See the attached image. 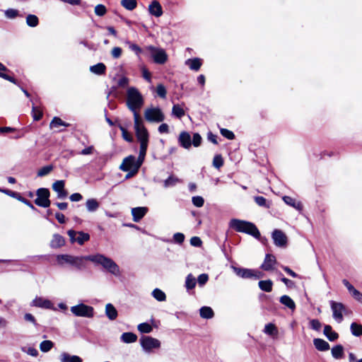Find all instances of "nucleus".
Here are the masks:
<instances>
[{"instance_id": "e2e57ef3", "label": "nucleus", "mask_w": 362, "mask_h": 362, "mask_svg": "<svg viewBox=\"0 0 362 362\" xmlns=\"http://www.w3.org/2000/svg\"><path fill=\"white\" fill-rule=\"evenodd\" d=\"M122 53V48L119 47H115L111 51V55L114 59H118L121 57Z\"/></svg>"}, {"instance_id": "338daca9", "label": "nucleus", "mask_w": 362, "mask_h": 362, "mask_svg": "<svg viewBox=\"0 0 362 362\" xmlns=\"http://www.w3.org/2000/svg\"><path fill=\"white\" fill-rule=\"evenodd\" d=\"M202 240L199 237L194 236L190 239V244L194 247H199L202 245Z\"/></svg>"}, {"instance_id": "2eb2a0df", "label": "nucleus", "mask_w": 362, "mask_h": 362, "mask_svg": "<svg viewBox=\"0 0 362 362\" xmlns=\"http://www.w3.org/2000/svg\"><path fill=\"white\" fill-rule=\"evenodd\" d=\"M272 236L276 246L282 247L286 245L288 240L287 236L282 230L275 229L272 232Z\"/></svg>"}, {"instance_id": "ea45409f", "label": "nucleus", "mask_w": 362, "mask_h": 362, "mask_svg": "<svg viewBox=\"0 0 362 362\" xmlns=\"http://www.w3.org/2000/svg\"><path fill=\"white\" fill-rule=\"evenodd\" d=\"M351 334L356 337H360L362 335V325L356 322H352L351 324Z\"/></svg>"}, {"instance_id": "ddd939ff", "label": "nucleus", "mask_w": 362, "mask_h": 362, "mask_svg": "<svg viewBox=\"0 0 362 362\" xmlns=\"http://www.w3.org/2000/svg\"><path fill=\"white\" fill-rule=\"evenodd\" d=\"M331 309L332 310L333 318L338 322L343 320V313L346 314V309L341 303H337L333 300L330 301Z\"/></svg>"}, {"instance_id": "58836bf2", "label": "nucleus", "mask_w": 362, "mask_h": 362, "mask_svg": "<svg viewBox=\"0 0 362 362\" xmlns=\"http://www.w3.org/2000/svg\"><path fill=\"white\" fill-rule=\"evenodd\" d=\"M196 279L192 274H189L185 279V287L187 290L193 289L196 286Z\"/></svg>"}, {"instance_id": "9b49d317", "label": "nucleus", "mask_w": 362, "mask_h": 362, "mask_svg": "<svg viewBox=\"0 0 362 362\" xmlns=\"http://www.w3.org/2000/svg\"><path fill=\"white\" fill-rule=\"evenodd\" d=\"M148 50L155 63L158 64H163L168 60V55L165 51L161 48H157L153 46L148 47Z\"/></svg>"}, {"instance_id": "052dcab7", "label": "nucleus", "mask_w": 362, "mask_h": 362, "mask_svg": "<svg viewBox=\"0 0 362 362\" xmlns=\"http://www.w3.org/2000/svg\"><path fill=\"white\" fill-rule=\"evenodd\" d=\"M5 16L8 18H14L18 16V11L13 8H9L5 11Z\"/></svg>"}, {"instance_id": "603ef678", "label": "nucleus", "mask_w": 362, "mask_h": 362, "mask_svg": "<svg viewBox=\"0 0 362 362\" xmlns=\"http://www.w3.org/2000/svg\"><path fill=\"white\" fill-rule=\"evenodd\" d=\"M119 128L122 132L123 139L129 142H132L133 139L132 135L127 132V130L122 125H119Z\"/></svg>"}, {"instance_id": "4468645a", "label": "nucleus", "mask_w": 362, "mask_h": 362, "mask_svg": "<svg viewBox=\"0 0 362 362\" xmlns=\"http://www.w3.org/2000/svg\"><path fill=\"white\" fill-rule=\"evenodd\" d=\"M140 344L146 351H150L153 349H158L160 346L158 339L149 336H142L140 339Z\"/></svg>"}, {"instance_id": "de8ad7c7", "label": "nucleus", "mask_w": 362, "mask_h": 362, "mask_svg": "<svg viewBox=\"0 0 362 362\" xmlns=\"http://www.w3.org/2000/svg\"><path fill=\"white\" fill-rule=\"evenodd\" d=\"M138 330L141 333H150L153 328L151 325L147 322H143L138 325Z\"/></svg>"}, {"instance_id": "f03ea898", "label": "nucleus", "mask_w": 362, "mask_h": 362, "mask_svg": "<svg viewBox=\"0 0 362 362\" xmlns=\"http://www.w3.org/2000/svg\"><path fill=\"white\" fill-rule=\"evenodd\" d=\"M134 122L136 136L140 143V157L142 158L146 154L149 135L139 115H135Z\"/></svg>"}, {"instance_id": "680f3d73", "label": "nucleus", "mask_w": 362, "mask_h": 362, "mask_svg": "<svg viewBox=\"0 0 362 362\" xmlns=\"http://www.w3.org/2000/svg\"><path fill=\"white\" fill-rule=\"evenodd\" d=\"M202 140V139L200 134L199 133H194L193 134V139L192 144L194 145V146L198 147L200 146Z\"/></svg>"}, {"instance_id": "864d4df0", "label": "nucleus", "mask_w": 362, "mask_h": 362, "mask_svg": "<svg viewBox=\"0 0 362 362\" xmlns=\"http://www.w3.org/2000/svg\"><path fill=\"white\" fill-rule=\"evenodd\" d=\"M309 324L310 328L315 331H320L322 327L321 322L317 319L311 320Z\"/></svg>"}, {"instance_id": "79ce46f5", "label": "nucleus", "mask_w": 362, "mask_h": 362, "mask_svg": "<svg viewBox=\"0 0 362 362\" xmlns=\"http://www.w3.org/2000/svg\"><path fill=\"white\" fill-rule=\"evenodd\" d=\"M185 110L180 105H174L172 108V115L177 118H181L185 115Z\"/></svg>"}, {"instance_id": "72a5a7b5", "label": "nucleus", "mask_w": 362, "mask_h": 362, "mask_svg": "<svg viewBox=\"0 0 362 362\" xmlns=\"http://www.w3.org/2000/svg\"><path fill=\"white\" fill-rule=\"evenodd\" d=\"M106 66L103 63H98L90 67V71L95 74L101 75L105 74Z\"/></svg>"}, {"instance_id": "c85d7f7f", "label": "nucleus", "mask_w": 362, "mask_h": 362, "mask_svg": "<svg viewBox=\"0 0 362 362\" xmlns=\"http://www.w3.org/2000/svg\"><path fill=\"white\" fill-rule=\"evenodd\" d=\"M324 334L331 341H335L339 337V334L337 332L332 331V328L330 325L325 326Z\"/></svg>"}, {"instance_id": "a18cd8bd", "label": "nucleus", "mask_w": 362, "mask_h": 362, "mask_svg": "<svg viewBox=\"0 0 362 362\" xmlns=\"http://www.w3.org/2000/svg\"><path fill=\"white\" fill-rule=\"evenodd\" d=\"M26 23L30 27H36L39 23L38 18L33 14H29L26 17Z\"/></svg>"}, {"instance_id": "8fccbe9b", "label": "nucleus", "mask_w": 362, "mask_h": 362, "mask_svg": "<svg viewBox=\"0 0 362 362\" xmlns=\"http://www.w3.org/2000/svg\"><path fill=\"white\" fill-rule=\"evenodd\" d=\"M32 113L34 120L38 121L42 117V112L37 107L33 105Z\"/></svg>"}, {"instance_id": "0eeeda50", "label": "nucleus", "mask_w": 362, "mask_h": 362, "mask_svg": "<svg viewBox=\"0 0 362 362\" xmlns=\"http://www.w3.org/2000/svg\"><path fill=\"white\" fill-rule=\"evenodd\" d=\"M145 119L149 122L159 123L165 119V115L160 108L150 107L144 112Z\"/></svg>"}, {"instance_id": "f8f14e48", "label": "nucleus", "mask_w": 362, "mask_h": 362, "mask_svg": "<svg viewBox=\"0 0 362 362\" xmlns=\"http://www.w3.org/2000/svg\"><path fill=\"white\" fill-rule=\"evenodd\" d=\"M67 234L72 243L76 242L80 245H83L84 243L90 240V235L88 233H84L83 231L69 230H68Z\"/></svg>"}, {"instance_id": "0e129e2a", "label": "nucleus", "mask_w": 362, "mask_h": 362, "mask_svg": "<svg viewBox=\"0 0 362 362\" xmlns=\"http://www.w3.org/2000/svg\"><path fill=\"white\" fill-rule=\"evenodd\" d=\"M209 280V276L206 274H202L198 276L197 281L200 286H204Z\"/></svg>"}, {"instance_id": "7c9ffc66", "label": "nucleus", "mask_w": 362, "mask_h": 362, "mask_svg": "<svg viewBox=\"0 0 362 362\" xmlns=\"http://www.w3.org/2000/svg\"><path fill=\"white\" fill-rule=\"evenodd\" d=\"M200 316L204 319H211L214 317V313L211 308L208 306L202 307L199 310Z\"/></svg>"}, {"instance_id": "cd10ccee", "label": "nucleus", "mask_w": 362, "mask_h": 362, "mask_svg": "<svg viewBox=\"0 0 362 362\" xmlns=\"http://www.w3.org/2000/svg\"><path fill=\"white\" fill-rule=\"evenodd\" d=\"M283 200L287 205H289L297 210L300 211L302 209V204L300 202H297L295 199L292 198L291 197L284 196L283 197Z\"/></svg>"}, {"instance_id": "49530a36", "label": "nucleus", "mask_w": 362, "mask_h": 362, "mask_svg": "<svg viewBox=\"0 0 362 362\" xmlns=\"http://www.w3.org/2000/svg\"><path fill=\"white\" fill-rule=\"evenodd\" d=\"M54 344L49 340H45L40 344V349L42 352L49 351L53 346Z\"/></svg>"}, {"instance_id": "39448f33", "label": "nucleus", "mask_w": 362, "mask_h": 362, "mask_svg": "<svg viewBox=\"0 0 362 362\" xmlns=\"http://www.w3.org/2000/svg\"><path fill=\"white\" fill-rule=\"evenodd\" d=\"M87 256H73L69 255H59L57 257L59 264H62L64 262L74 266L77 269H83L86 268V261Z\"/></svg>"}, {"instance_id": "c756f323", "label": "nucleus", "mask_w": 362, "mask_h": 362, "mask_svg": "<svg viewBox=\"0 0 362 362\" xmlns=\"http://www.w3.org/2000/svg\"><path fill=\"white\" fill-rule=\"evenodd\" d=\"M186 64L190 69L198 71L202 66V61L199 58L189 59L186 61Z\"/></svg>"}, {"instance_id": "3c124183", "label": "nucleus", "mask_w": 362, "mask_h": 362, "mask_svg": "<svg viewBox=\"0 0 362 362\" xmlns=\"http://www.w3.org/2000/svg\"><path fill=\"white\" fill-rule=\"evenodd\" d=\"M255 203L259 206H263L265 208H269V206L267 204V199L262 196H257L255 197Z\"/></svg>"}, {"instance_id": "dca6fc26", "label": "nucleus", "mask_w": 362, "mask_h": 362, "mask_svg": "<svg viewBox=\"0 0 362 362\" xmlns=\"http://www.w3.org/2000/svg\"><path fill=\"white\" fill-rule=\"evenodd\" d=\"M65 181L64 180H57L52 184V189L57 193V197L59 199H65L68 193L64 189Z\"/></svg>"}, {"instance_id": "6ab92c4d", "label": "nucleus", "mask_w": 362, "mask_h": 362, "mask_svg": "<svg viewBox=\"0 0 362 362\" xmlns=\"http://www.w3.org/2000/svg\"><path fill=\"white\" fill-rule=\"evenodd\" d=\"M276 257L270 254H267L265 256L264 262L261 265V269L264 271H270L274 269V265L276 264Z\"/></svg>"}, {"instance_id": "a19ab883", "label": "nucleus", "mask_w": 362, "mask_h": 362, "mask_svg": "<svg viewBox=\"0 0 362 362\" xmlns=\"http://www.w3.org/2000/svg\"><path fill=\"white\" fill-rule=\"evenodd\" d=\"M264 333L270 336H275L278 334V330L275 325L272 323H268L265 325Z\"/></svg>"}, {"instance_id": "423d86ee", "label": "nucleus", "mask_w": 362, "mask_h": 362, "mask_svg": "<svg viewBox=\"0 0 362 362\" xmlns=\"http://www.w3.org/2000/svg\"><path fill=\"white\" fill-rule=\"evenodd\" d=\"M145 156L142 158L139 155L138 158H136L134 156H129L126 157L122 164L119 166V169L122 171H129V170H134L136 168V170H139L142 163L144 160Z\"/></svg>"}, {"instance_id": "774afa93", "label": "nucleus", "mask_w": 362, "mask_h": 362, "mask_svg": "<svg viewBox=\"0 0 362 362\" xmlns=\"http://www.w3.org/2000/svg\"><path fill=\"white\" fill-rule=\"evenodd\" d=\"M351 294L357 301L362 303V293L360 291L355 289Z\"/></svg>"}, {"instance_id": "20e7f679", "label": "nucleus", "mask_w": 362, "mask_h": 362, "mask_svg": "<svg viewBox=\"0 0 362 362\" xmlns=\"http://www.w3.org/2000/svg\"><path fill=\"white\" fill-rule=\"evenodd\" d=\"M144 99L139 91L134 87L129 88L127 92V105L135 115H139L138 110L142 107Z\"/></svg>"}, {"instance_id": "393cba45", "label": "nucleus", "mask_w": 362, "mask_h": 362, "mask_svg": "<svg viewBox=\"0 0 362 362\" xmlns=\"http://www.w3.org/2000/svg\"><path fill=\"white\" fill-rule=\"evenodd\" d=\"M8 72H10V70H8L3 64L0 62V77L14 84H16V80L13 77L6 74Z\"/></svg>"}, {"instance_id": "e433bc0d", "label": "nucleus", "mask_w": 362, "mask_h": 362, "mask_svg": "<svg viewBox=\"0 0 362 362\" xmlns=\"http://www.w3.org/2000/svg\"><path fill=\"white\" fill-rule=\"evenodd\" d=\"M121 5L128 11H133L137 6L136 0H121Z\"/></svg>"}, {"instance_id": "f3484780", "label": "nucleus", "mask_w": 362, "mask_h": 362, "mask_svg": "<svg viewBox=\"0 0 362 362\" xmlns=\"http://www.w3.org/2000/svg\"><path fill=\"white\" fill-rule=\"evenodd\" d=\"M148 209L145 206H139L132 209V215L134 222H139L148 212Z\"/></svg>"}, {"instance_id": "13d9d810", "label": "nucleus", "mask_w": 362, "mask_h": 362, "mask_svg": "<svg viewBox=\"0 0 362 362\" xmlns=\"http://www.w3.org/2000/svg\"><path fill=\"white\" fill-rule=\"evenodd\" d=\"M156 93L161 98H165L167 91L165 86L163 84H158L156 88Z\"/></svg>"}, {"instance_id": "bb28decb", "label": "nucleus", "mask_w": 362, "mask_h": 362, "mask_svg": "<svg viewBox=\"0 0 362 362\" xmlns=\"http://www.w3.org/2000/svg\"><path fill=\"white\" fill-rule=\"evenodd\" d=\"M105 315L110 320H114L117 317V310L111 303H107L105 306Z\"/></svg>"}, {"instance_id": "aec40b11", "label": "nucleus", "mask_w": 362, "mask_h": 362, "mask_svg": "<svg viewBox=\"0 0 362 362\" xmlns=\"http://www.w3.org/2000/svg\"><path fill=\"white\" fill-rule=\"evenodd\" d=\"M148 12L151 15L160 17L163 15V8L158 1H153L148 6Z\"/></svg>"}, {"instance_id": "bf43d9fd", "label": "nucleus", "mask_w": 362, "mask_h": 362, "mask_svg": "<svg viewBox=\"0 0 362 362\" xmlns=\"http://www.w3.org/2000/svg\"><path fill=\"white\" fill-rule=\"evenodd\" d=\"M220 132L221 135L228 139L231 140L235 138V134H233V132L227 129L222 128L221 129Z\"/></svg>"}, {"instance_id": "f704fd0d", "label": "nucleus", "mask_w": 362, "mask_h": 362, "mask_svg": "<svg viewBox=\"0 0 362 362\" xmlns=\"http://www.w3.org/2000/svg\"><path fill=\"white\" fill-rule=\"evenodd\" d=\"M258 285L259 288L264 291L271 292L272 291L273 282L271 280L259 281Z\"/></svg>"}, {"instance_id": "a878e982", "label": "nucleus", "mask_w": 362, "mask_h": 362, "mask_svg": "<svg viewBox=\"0 0 362 362\" xmlns=\"http://www.w3.org/2000/svg\"><path fill=\"white\" fill-rule=\"evenodd\" d=\"M86 206L88 212L93 213L98 209L100 203L96 199L91 198L87 199Z\"/></svg>"}, {"instance_id": "c03bdc74", "label": "nucleus", "mask_w": 362, "mask_h": 362, "mask_svg": "<svg viewBox=\"0 0 362 362\" xmlns=\"http://www.w3.org/2000/svg\"><path fill=\"white\" fill-rule=\"evenodd\" d=\"M152 296L158 301H165L166 299L165 293L159 288H155L152 292Z\"/></svg>"}, {"instance_id": "6e6552de", "label": "nucleus", "mask_w": 362, "mask_h": 362, "mask_svg": "<svg viewBox=\"0 0 362 362\" xmlns=\"http://www.w3.org/2000/svg\"><path fill=\"white\" fill-rule=\"evenodd\" d=\"M71 311L74 315L83 317H92L94 314L93 308L83 303L72 306Z\"/></svg>"}, {"instance_id": "4d7b16f0", "label": "nucleus", "mask_w": 362, "mask_h": 362, "mask_svg": "<svg viewBox=\"0 0 362 362\" xmlns=\"http://www.w3.org/2000/svg\"><path fill=\"white\" fill-rule=\"evenodd\" d=\"M106 8L103 4H98L95 7V13L98 16H103L106 13Z\"/></svg>"}, {"instance_id": "09e8293b", "label": "nucleus", "mask_w": 362, "mask_h": 362, "mask_svg": "<svg viewBox=\"0 0 362 362\" xmlns=\"http://www.w3.org/2000/svg\"><path fill=\"white\" fill-rule=\"evenodd\" d=\"M53 170V165H48L46 166L42 167L37 171V176L38 177H43L47 175H48L49 173H51Z\"/></svg>"}, {"instance_id": "2f4dec72", "label": "nucleus", "mask_w": 362, "mask_h": 362, "mask_svg": "<svg viewBox=\"0 0 362 362\" xmlns=\"http://www.w3.org/2000/svg\"><path fill=\"white\" fill-rule=\"evenodd\" d=\"M280 303L292 310H293L296 308V304L294 301L288 296H282L280 298Z\"/></svg>"}, {"instance_id": "5fc2aeb1", "label": "nucleus", "mask_w": 362, "mask_h": 362, "mask_svg": "<svg viewBox=\"0 0 362 362\" xmlns=\"http://www.w3.org/2000/svg\"><path fill=\"white\" fill-rule=\"evenodd\" d=\"M192 204L197 207H202L204 204V199L201 196H195L192 199Z\"/></svg>"}, {"instance_id": "a211bd4d", "label": "nucleus", "mask_w": 362, "mask_h": 362, "mask_svg": "<svg viewBox=\"0 0 362 362\" xmlns=\"http://www.w3.org/2000/svg\"><path fill=\"white\" fill-rule=\"evenodd\" d=\"M178 142L182 147L186 149L189 148L192 146L190 134L187 132H182L179 135Z\"/></svg>"}, {"instance_id": "4c0bfd02", "label": "nucleus", "mask_w": 362, "mask_h": 362, "mask_svg": "<svg viewBox=\"0 0 362 362\" xmlns=\"http://www.w3.org/2000/svg\"><path fill=\"white\" fill-rule=\"evenodd\" d=\"M332 355L336 358L339 359L342 358L344 355V348L341 345H337L332 349Z\"/></svg>"}, {"instance_id": "69168bd1", "label": "nucleus", "mask_w": 362, "mask_h": 362, "mask_svg": "<svg viewBox=\"0 0 362 362\" xmlns=\"http://www.w3.org/2000/svg\"><path fill=\"white\" fill-rule=\"evenodd\" d=\"M173 239L177 243L181 244L184 242L185 235L181 233H176L173 235Z\"/></svg>"}, {"instance_id": "473e14b6", "label": "nucleus", "mask_w": 362, "mask_h": 362, "mask_svg": "<svg viewBox=\"0 0 362 362\" xmlns=\"http://www.w3.org/2000/svg\"><path fill=\"white\" fill-rule=\"evenodd\" d=\"M137 339V336L132 332H124L121 336V340L127 344L135 342Z\"/></svg>"}, {"instance_id": "c9c22d12", "label": "nucleus", "mask_w": 362, "mask_h": 362, "mask_svg": "<svg viewBox=\"0 0 362 362\" xmlns=\"http://www.w3.org/2000/svg\"><path fill=\"white\" fill-rule=\"evenodd\" d=\"M181 182L182 181L177 177L170 175L165 180H164L163 186L165 188H168L170 187H173Z\"/></svg>"}, {"instance_id": "6e6d98bb", "label": "nucleus", "mask_w": 362, "mask_h": 362, "mask_svg": "<svg viewBox=\"0 0 362 362\" xmlns=\"http://www.w3.org/2000/svg\"><path fill=\"white\" fill-rule=\"evenodd\" d=\"M223 165V160L221 155H216L213 160V165L219 169Z\"/></svg>"}, {"instance_id": "37998d69", "label": "nucleus", "mask_w": 362, "mask_h": 362, "mask_svg": "<svg viewBox=\"0 0 362 362\" xmlns=\"http://www.w3.org/2000/svg\"><path fill=\"white\" fill-rule=\"evenodd\" d=\"M70 124L62 121L59 117H54L50 122V128H57L59 126L69 127Z\"/></svg>"}, {"instance_id": "7ed1b4c3", "label": "nucleus", "mask_w": 362, "mask_h": 362, "mask_svg": "<svg viewBox=\"0 0 362 362\" xmlns=\"http://www.w3.org/2000/svg\"><path fill=\"white\" fill-rule=\"evenodd\" d=\"M230 227L237 232L249 234L257 239L260 238L258 228L251 222L233 218L230 221Z\"/></svg>"}, {"instance_id": "412c9836", "label": "nucleus", "mask_w": 362, "mask_h": 362, "mask_svg": "<svg viewBox=\"0 0 362 362\" xmlns=\"http://www.w3.org/2000/svg\"><path fill=\"white\" fill-rule=\"evenodd\" d=\"M32 305L35 307L50 309L52 308V303L49 300L45 299L41 297L35 298L32 303Z\"/></svg>"}, {"instance_id": "4be33fe9", "label": "nucleus", "mask_w": 362, "mask_h": 362, "mask_svg": "<svg viewBox=\"0 0 362 362\" xmlns=\"http://www.w3.org/2000/svg\"><path fill=\"white\" fill-rule=\"evenodd\" d=\"M61 362H83L81 357L76 355H71L68 353L63 352L60 355Z\"/></svg>"}, {"instance_id": "1a4fd4ad", "label": "nucleus", "mask_w": 362, "mask_h": 362, "mask_svg": "<svg viewBox=\"0 0 362 362\" xmlns=\"http://www.w3.org/2000/svg\"><path fill=\"white\" fill-rule=\"evenodd\" d=\"M37 198L35 204L39 206L47 208L50 206L51 202L49 199V191L47 188H40L36 192Z\"/></svg>"}, {"instance_id": "b1692460", "label": "nucleus", "mask_w": 362, "mask_h": 362, "mask_svg": "<svg viewBox=\"0 0 362 362\" xmlns=\"http://www.w3.org/2000/svg\"><path fill=\"white\" fill-rule=\"evenodd\" d=\"M313 344L315 347L320 351H325L329 349V344L324 339L317 338L314 339Z\"/></svg>"}, {"instance_id": "f257e3e1", "label": "nucleus", "mask_w": 362, "mask_h": 362, "mask_svg": "<svg viewBox=\"0 0 362 362\" xmlns=\"http://www.w3.org/2000/svg\"><path fill=\"white\" fill-rule=\"evenodd\" d=\"M88 261L92 262L95 266H101L107 272L117 276L120 274L119 267L111 258L98 253L87 255Z\"/></svg>"}, {"instance_id": "5701e85b", "label": "nucleus", "mask_w": 362, "mask_h": 362, "mask_svg": "<svg viewBox=\"0 0 362 362\" xmlns=\"http://www.w3.org/2000/svg\"><path fill=\"white\" fill-rule=\"evenodd\" d=\"M65 244V240L63 236L59 234H54L50 242V247L52 248H58Z\"/></svg>"}, {"instance_id": "9d476101", "label": "nucleus", "mask_w": 362, "mask_h": 362, "mask_svg": "<svg viewBox=\"0 0 362 362\" xmlns=\"http://www.w3.org/2000/svg\"><path fill=\"white\" fill-rule=\"evenodd\" d=\"M233 271L235 273L237 276L239 277H241L243 279H259L262 276L260 272L250 269H245V268H240L237 267L232 266Z\"/></svg>"}]
</instances>
